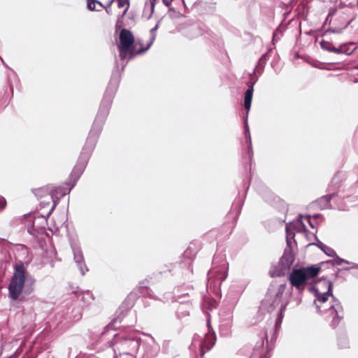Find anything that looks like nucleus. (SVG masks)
Segmentation results:
<instances>
[{
    "mask_svg": "<svg viewBox=\"0 0 358 358\" xmlns=\"http://www.w3.org/2000/svg\"><path fill=\"white\" fill-rule=\"evenodd\" d=\"M294 262V257L292 251H285L280 259V266H281V273L288 270Z\"/></svg>",
    "mask_w": 358,
    "mask_h": 358,
    "instance_id": "obj_7",
    "label": "nucleus"
},
{
    "mask_svg": "<svg viewBox=\"0 0 358 358\" xmlns=\"http://www.w3.org/2000/svg\"><path fill=\"white\" fill-rule=\"evenodd\" d=\"M245 129H246V134H245V136H246V137H247V138L248 137V138L250 139V134L248 132V125H247V124H245Z\"/></svg>",
    "mask_w": 358,
    "mask_h": 358,
    "instance_id": "obj_20",
    "label": "nucleus"
},
{
    "mask_svg": "<svg viewBox=\"0 0 358 358\" xmlns=\"http://www.w3.org/2000/svg\"><path fill=\"white\" fill-rule=\"evenodd\" d=\"M331 197V196H325L320 199L321 202H323V201L324 202V203L322 206V208L329 207V202Z\"/></svg>",
    "mask_w": 358,
    "mask_h": 358,
    "instance_id": "obj_15",
    "label": "nucleus"
},
{
    "mask_svg": "<svg viewBox=\"0 0 358 358\" xmlns=\"http://www.w3.org/2000/svg\"><path fill=\"white\" fill-rule=\"evenodd\" d=\"M157 0H152V8H154V4H155V2ZM163 1V3L166 6H169L170 4H171V1H168V0H162Z\"/></svg>",
    "mask_w": 358,
    "mask_h": 358,
    "instance_id": "obj_17",
    "label": "nucleus"
},
{
    "mask_svg": "<svg viewBox=\"0 0 358 358\" xmlns=\"http://www.w3.org/2000/svg\"><path fill=\"white\" fill-rule=\"evenodd\" d=\"M134 38L131 32L127 29H122L120 34V57L124 59L127 57H131L135 52L134 49Z\"/></svg>",
    "mask_w": 358,
    "mask_h": 358,
    "instance_id": "obj_5",
    "label": "nucleus"
},
{
    "mask_svg": "<svg viewBox=\"0 0 358 358\" xmlns=\"http://www.w3.org/2000/svg\"><path fill=\"white\" fill-rule=\"evenodd\" d=\"M215 344V336L212 334H206L204 341L201 344V350L204 348L210 350Z\"/></svg>",
    "mask_w": 358,
    "mask_h": 358,
    "instance_id": "obj_8",
    "label": "nucleus"
},
{
    "mask_svg": "<svg viewBox=\"0 0 358 358\" xmlns=\"http://www.w3.org/2000/svg\"><path fill=\"white\" fill-rule=\"evenodd\" d=\"M87 8L90 10H99L102 4L96 0H87Z\"/></svg>",
    "mask_w": 358,
    "mask_h": 358,
    "instance_id": "obj_12",
    "label": "nucleus"
},
{
    "mask_svg": "<svg viewBox=\"0 0 358 358\" xmlns=\"http://www.w3.org/2000/svg\"><path fill=\"white\" fill-rule=\"evenodd\" d=\"M33 283V278L26 271L24 265L21 263L16 264L13 275L8 285L10 297L13 300L17 299L24 289L29 288Z\"/></svg>",
    "mask_w": 358,
    "mask_h": 358,
    "instance_id": "obj_1",
    "label": "nucleus"
},
{
    "mask_svg": "<svg viewBox=\"0 0 358 358\" xmlns=\"http://www.w3.org/2000/svg\"><path fill=\"white\" fill-rule=\"evenodd\" d=\"M6 206V201L4 198H0V208L3 209Z\"/></svg>",
    "mask_w": 358,
    "mask_h": 358,
    "instance_id": "obj_16",
    "label": "nucleus"
},
{
    "mask_svg": "<svg viewBox=\"0 0 358 358\" xmlns=\"http://www.w3.org/2000/svg\"><path fill=\"white\" fill-rule=\"evenodd\" d=\"M158 26L156 25L153 29L150 31L151 38L150 42L148 43L147 46L142 49L141 50L137 51V53L143 52L147 50L151 45V44L153 43L155 38V31L157 29Z\"/></svg>",
    "mask_w": 358,
    "mask_h": 358,
    "instance_id": "obj_13",
    "label": "nucleus"
},
{
    "mask_svg": "<svg viewBox=\"0 0 358 358\" xmlns=\"http://www.w3.org/2000/svg\"><path fill=\"white\" fill-rule=\"evenodd\" d=\"M253 94V85H251L245 92L244 98V107L247 110H249L251 106V102Z\"/></svg>",
    "mask_w": 358,
    "mask_h": 358,
    "instance_id": "obj_9",
    "label": "nucleus"
},
{
    "mask_svg": "<svg viewBox=\"0 0 358 358\" xmlns=\"http://www.w3.org/2000/svg\"><path fill=\"white\" fill-rule=\"evenodd\" d=\"M208 275H209V276H213V271H210Z\"/></svg>",
    "mask_w": 358,
    "mask_h": 358,
    "instance_id": "obj_24",
    "label": "nucleus"
},
{
    "mask_svg": "<svg viewBox=\"0 0 358 358\" xmlns=\"http://www.w3.org/2000/svg\"><path fill=\"white\" fill-rule=\"evenodd\" d=\"M285 285H271L262 301V307L267 309L268 311H273L275 308L280 306V317H282V311L288 304L287 293H285Z\"/></svg>",
    "mask_w": 358,
    "mask_h": 358,
    "instance_id": "obj_3",
    "label": "nucleus"
},
{
    "mask_svg": "<svg viewBox=\"0 0 358 358\" xmlns=\"http://www.w3.org/2000/svg\"><path fill=\"white\" fill-rule=\"evenodd\" d=\"M329 50L331 52H336V53H339L341 52L338 48H332L329 49Z\"/></svg>",
    "mask_w": 358,
    "mask_h": 358,
    "instance_id": "obj_19",
    "label": "nucleus"
},
{
    "mask_svg": "<svg viewBox=\"0 0 358 358\" xmlns=\"http://www.w3.org/2000/svg\"><path fill=\"white\" fill-rule=\"evenodd\" d=\"M48 190H49V192L50 194V196L52 199H54L55 197H57V194L59 193L61 196H63L64 194H66V190H63L62 188L60 187H57L56 189H52V188H48Z\"/></svg>",
    "mask_w": 358,
    "mask_h": 358,
    "instance_id": "obj_14",
    "label": "nucleus"
},
{
    "mask_svg": "<svg viewBox=\"0 0 358 358\" xmlns=\"http://www.w3.org/2000/svg\"><path fill=\"white\" fill-rule=\"evenodd\" d=\"M320 271L317 266H310L306 268L294 269L289 275V280L292 286L300 289L306 282L316 276Z\"/></svg>",
    "mask_w": 358,
    "mask_h": 358,
    "instance_id": "obj_4",
    "label": "nucleus"
},
{
    "mask_svg": "<svg viewBox=\"0 0 358 358\" xmlns=\"http://www.w3.org/2000/svg\"><path fill=\"white\" fill-rule=\"evenodd\" d=\"M317 246L328 256L334 257L336 256V252L331 248L327 246L324 243L319 242Z\"/></svg>",
    "mask_w": 358,
    "mask_h": 358,
    "instance_id": "obj_11",
    "label": "nucleus"
},
{
    "mask_svg": "<svg viewBox=\"0 0 358 358\" xmlns=\"http://www.w3.org/2000/svg\"><path fill=\"white\" fill-rule=\"evenodd\" d=\"M331 287L332 285L329 280L322 278L312 285L310 289L315 294L314 303L319 311L322 312L329 309L331 314L337 315L338 312L334 306L326 304L328 299L332 297Z\"/></svg>",
    "mask_w": 358,
    "mask_h": 358,
    "instance_id": "obj_2",
    "label": "nucleus"
},
{
    "mask_svg": "<svg viewBox=\"0 0 358 358\" xmlns=\"http://www.w3.org/2000/svg\"><path fill=\"white\" fill-rule=\"evenodd\" d=\"M74 259L76 262L78 264L80 270L82 273V274H85V272L86 271L85 267L83 266V255L81 253V251L80 250H74Z\"/></svg>",
    "mask_w": 358,
    "mask_h": 358,
    "instance_id": "obj_10",
    "label": "nucleus"
},
{
    "mask_svg": "<svg viewBox=\"0 0 358 358\" xmlns=\"http://www.w3.org/2000/svg\"><path fill=\"white\" fill-rule=\"evenodd\" d=\"M338 320L335 318V317H334V319H333V325H336L338 324Z\"/></svg>",
    "mask_w": 358,
    "mask_h": 358,
    "instance_id": "obj_21",
    "label": "nucleus"
},
{
    "mask_svg": "<svg viewBox=\"0 0 358 358\" xmlns=\"http://www.w3.org/2000/svg\"><path fill=\"white\" fill-rule=\"evenodd\" d=\"M47 189H48V188H41V189H40L36 190V192H35V194H36V195H41V193L42 192H43V191H45V190H47Z\"/></svg>",
    "mask_w": 358,
    "mask_h": 358,
    "instance_id": "obj_18",
    "label": "nucleus"
},
{
    "mask_svg": "<svg viewBox=\"0 0 358 358\" xmlns=\"http://www.w3.org/2000/svg\"><path fill=\"white\" fill-rule=\"evenodd\" d=\"M304 221L307 222L311 227H313V225L310 222V217L308 216H300L295 222L287 225V242L288 244L289 243V239L294 236L293 230H296L298 232H303L306 231Z\"/></svg>",
    "mask_w": 358,
    "mask_h": 358,
    "instance_id": "obj_6",
    "label": "nucleus"
},
{
    "mask_svg": "<svg viewBox=\"0 0 358 358\" xmlns=\"http://www.w3.org/2000/svg\"><path fill=\"white\" fill-rule=\"evenodd\" d=\"M338 261L339 262H338V264H340L341 262H347L346 261L341 259H338Z\"/></svg>",
    "mask_w": 358,
    "mask_h": 358,
    "instance_id": "obj_22",
    "label": "nucleus"
},
{
    "mask_svg": "<svg viewBox=\"0 0 358 358\" xmlns=\"http://www.w3.org/2000/svg\"><path fill=\"white\" fill-rule=\"evenodd\" d=\"M227 273L224 274V275L222 278V280H224L227 278Z\"/></svg>",
    "mask_w": 358,
    "mask_h": 358,
    "instance_id": "obj_23",
    "label": "nucleus"
}]
</instances>
